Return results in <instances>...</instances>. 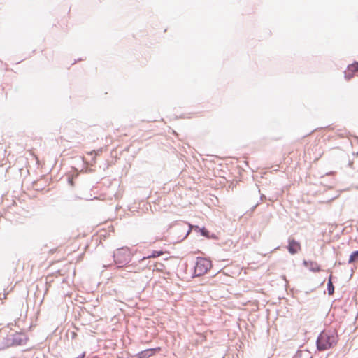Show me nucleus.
Returning <instances> with one entry per match:
<instances>
[{
  "label": "nucleus",
  "mask_w": 358,
  "mask_h": 358,
  "mask_svg": "<svg viewBox=\"0 0 358 358\" xmlns=\"http://www.w3.org/2000/svg\"><path fill=\"white\" fill-rule=\"evenodd\" d=\"M94 152H95V151H94V150H93V151L90 152V155H92V153H94Z\"/></svg>",
  "instance_id": "obj_21"
},
{
  "label": "nucleus",
  "mask_w": 358,
  "mask_h": 358,
  "mask_svg": "<svg viewBox=\"0 0 358 358\" xmlns=\"http://www.w3.org/2000/svg\"><path fill=\"white\" fill-rule=\"evenodd\" d=\"M338 341L337 331L334 329H328L322 331L316 340L317 349L324 351L334 348Z\"/></svg>",
  "instance_id": "obj_1"
},
{
  "label": "nucleus",
  "mask_w": 358,
  "mask_h": 358,
  "mask_svg": "<svg viewBox=\"0 0 358 358\" xmlns=\"http://www.w3.org/2000/svg\"><path fill=\"white\" fill-rule=\"evenodd\" d=\"M358 259V250L353 251L349 257L348 264L353 263Z\"/></svg>",
  "instance_id": "obj_12"
},
{
  "label": "nucleus",
  "mask_w": 358,
  "mask_h": 358,
  "mask_svg": "<svg viewBox=\"0 0 358 358\" xmlns=\"http://www.w3.org/2000/svg\"><path fill=\"white\" fill-rule=\"evenodd\" d=\"M6 294L5 293L4 294L0 293V300H3V299H6Z\"/></svg>",
  "instance_id": "obj_16"
},
{
  "label": "nucleus",
  "mask_w": 358,
  "mask_h": 358,
  "mask_svg": "<svg viewBox=\"0 0 358 358\" xmlns=\"http://www.w3.org/2000/svg\"><path fill=\"white\" fill-rule=\"evenodd\" d=\"M211 266L210 260L203 257H197L194 270V276L203 275L211 268Z\"/></svg>",
  "instance_id": "obj_3"
},
{
  "label": "nucleus",
  "mask_w": 358,
  "mask_h": 358,
  "mask_svg": "<svg viewBox=\"0 0 358 358\" xmlns=\"http://www.w3.org/2000/svg\"><path fill=\"white\" fill-rule=\"evenodd\" d=\"M132 254L128 247H122L116 249L112 255L113 262L117 268L126 266L131 260Z\"/></svg>",
  "instance_id": "obj_2"
},
{
  "label": "nucleus",
  "mask_w": 358,
  "mask_h": 358,
  "mask_svg": "<svg viewBox=\"0 0 358 358\" xmlns=\"http://www.w3.org/2000/svg\"><path fill=\"white\" fill-rule=\"evenodd\" d=\"M352 164H353V162H349V163H348V166H352Z\"/></svg>",
  "instance_id": "obj_19"
},
{
  "label": "nucleus",
  "mask_w": 358,
  "mask_h": 358,
  "mask_svg": "<svg viewBox=\"0 0 358 358\" xmlns=\"http://www.w3.org/2000/svg\"><path fill=\"white\" fill-rule=\"evenodd\" d=\"M303 264L312 272H319L321 270L320 266L316 262L303 260Z\"/></svg>",
  "instance_id": "obj_6"
},
{
  "label": "nucleus",
  "mask_w": 358,
  "mask_h": 358,
  "mask_svg": "<svg viewBox=\"0 0 358 358\" xmlns=\"http://www.w3.org/2000/svg\"><path fill=\"white\" fill-rule=\"evenodd\" d=\"M344 73H345L344 77L346 80L351 79L354 76L353 73H352L351 71H345Z\"/></svg>",
  "instance_id": "obj_13"
},
{
  "label": "nucleus",
  "mask_w": 358,
  "mask_h": 358,
  "mask_svg": "<svg viewBox=\"0 0 358 358\" xmlns=\"http://www.w3.org/2000/svg\"><path fill=\"white\" fill-rule=\"evenodd\" d=\"M193 228L195 229L196 231L200 232L201 235L207 238L210 236V231L204 227H199L197 225H194Z\"/></svg>",
  "instance_id": "obj_8"
},
{
  "label": "nucleus",
  "mask_w": 358,
  "mask_h": 358,
  "mask_svg": "<svg viewBox=\"0 0 358 358\" xmlns=\"http://www.w3.org/2000/svg\"><path fill=\"white\" fill-rule=\"evenodd\" d=\"M163 268H164V265L163 264H159L157 265H156V269L157 271H162L163 269Z\"/></svg>",
  "instance_id": "obj_15"
},
{
  "label": "nucleus",
  "mask_w": 358,
  "mask_h": 358,
  "mask_svg": "<svg viewBox=\"0 0 358 358\" xmlns=\"http://www.w3.org/2000/svg\"><path fill=\"white\" fill-rule=\"evenodd\" d=\"M357 187H358V186H357Z\"/></svg>",
  "instance_id": "obj_23"
},
{
  "label": "nucleus",
  "mask_w": 358,
  "mask_h": 358,
  "mask_svg": "<svg viewBox=\"0 0 358 358\" xmlns=\"http://www.w3.org/2000/svg\"><path fill=\"white\" fill-rule=\"evenodd\" d=\"M117 358H124V357H118Z\"/></svg>",
  "instance_id": "obj_22"
},
{
  "label": "nucleus",
  "mask_w": 358,
  "mask_h": 358,
  "mask_svg": "<svg viewBox=\"0 0 358 358\" xmlns=\"http://www.w3.org/2000/svg\"><path fill=\"white\" fill-rule=\"evenodd\" d=\"M68 181H69V183L71 184V185H73V178H68Z\"/></svg>",
  "instance_id": "obj_17"
},
{
  "label": "nucleus",
  "mask_w": 358,
  "mask_h": 358,
  "mask_svg": "<svg viewBox=\"0 0 358 358\" xmlns=\"http://www.w3.org/2000/svg\"><path fill=\"white\" fill-rule=\"evenodd\" d=\"M293 358H311L308 350H298Z\"/></svg>",
  "instance_id": "obj_9"
},
{
  "label": "nucleus",
  "mask_w": 358,
  "mask_h": 358,
  "mask_svg": "<svg viewBox=\"0 0 358 358\" xmlns=\"http://www.w3.org/2000/svg\"><path fill=\"white\" fill-rule=\"evenodd\" d=\"M327 292L329 295H332L334 292V286L332 282V275H330L327 282Z\"/></svg>",
  "instance_id": "obj_10"
},
{
  "label": "nucleus",
  "mask_w": 358,
  "mask_h": 358,
  "mask_svg": "<svg viewBox=\"0 0 358 358\" xmlns=\"http://www.w3.org/2000/svg\"><path fill=\"white\" fill-rule=\"evenodd\" d=\"M26 336L24 334L15 333L11 336V338H6L0 346V350L5 349L10 345H20L24 343Z\"/></svg>",
  "instance_id": "obj_4"
},
{
  "label": "nucleus",
  "mask_w": 358,
  "mask_h": 358,
  "mask_svg": "<svg viewBox=\"0 0 358 358\" xmlns=\"http://www.w3.org/2000/svg\"><path fill=\"white\" fill-rule=\"evenodd\" d=\"M287 249L291 255H295L301 250L300 243L294 238H289Z\"/></svg>",
  "instance_id": "obj_5"
},
{
  "label": "nucleus",
  "mask_w": 358,
  "mask_h": 358,
  "mask_svg": "<svg viewBox=\"0 0 358 358\" xmlns=\"http://www.w3.org/2000/svg\"><path fill=\"white\" fill-rule=\"evenodd\" d=\"M164 253V251H163L162 250H153V251H152V252L150 255L143 257L140 259V262H144L145 260L150 259V258H157V257L162 255Z\"/></svg>",
  "instance_id": "obj_7"
},
{
  "label": "nucleus",
  "mask_w": 358,
  "mask_h": 358,
  "mask_svg": "<svg viewBox=\"0 0 358 358\" xmlns=\"http://www.w3.org/2000/svg\"><path fill=\"white\" fill-rule=\"evenodd\" d=\"M208 239H213V240H217L218 237H217V236L215 234L210 232V236L208 237Z\"/></svg>",
  "instance_id": "obj_14"
},
{
  "label": "nucleus",
  "mask_w": 358,
  "mask_h": 358,
  "mask_svg": "<svg viewBox=\"0 0 358 358\" xmlns=\"http://www.w3.org/2000/svg\"><path fill=\"white\" fill-rule=\"evenodd\" d=\"M348 71H351L352 73H355L358 71V62H354L352 64H349L348 66Z\"/></svg>",
  "instance_id": "obj_11"
},
{
  "label": "nucleus",
  "mask_w": 358,
  "mask_h": 358,
  "mask_svg": "<svg viewBox=\"0 0 358 358\" xmlns=\"http://www.w3.org/2000/svg\"><path fill=\"white\" fill-rule=\"evenodd\" d=\"M65 282H66V280L65 278H62V283H65Z\"/></svg>",
  "instance_id": "obj_18"
},
{
  "label": "nucleus",
  "mask_w": 358,
  "mask_h": 358,
  "mask_svg": "<svg viewBox=\"0 0 358 358\" xmlns=\"http://www.w3.org/2000/svg\"><path fill=\"white\" fill-rule=\"evenodd\" d=\"M127 358H136V357L134 356H130V357H128Z\"/></svg>",
  "instance_id": "obj_20"
}]
</instances>
